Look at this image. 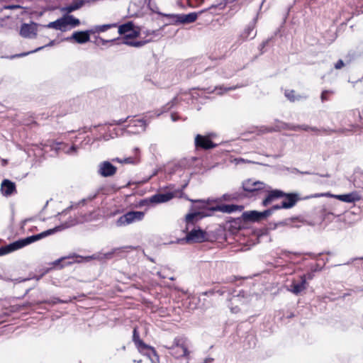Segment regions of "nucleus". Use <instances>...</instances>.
I'll return each mask as SVG.
<instances>
[{
	"label": "nucleus",
	"instance_id": "61",
	"mask_svg": "<svg viewBox=\"0 0 363 363\" xmlns=\"http://www.w3.org/2000/svg\"><path fill=\"white\" fill-rule=\"evenodd\" d=\"M145 1H147V2H148V4H150V1H151V0H145Z\"/></svg>",
	"mask_w": 363,
	"mask_h": 363
},
{
	"label": "nucleus",
	"instance_id": "15",
	"mask_svg": "<svg viewBox=\"0 0 363 363\" xmlns=\"http://www.w3.org/2000/svg\"><path fill=\"white\" fill-rule=\"evenodd\" d=\"M1 191L3 196H11L16 193L15 183L9 179H4L1 184Z\"/></svg>",
	"mask_w": 363,
	"mask_h": 363
},
{
	"label": "nucleus",
	"instance_id": "42",
	"mask_svg": "<svg viewBox=\"0 0 363 363\" xmlns=\"http://www.w3.org/2000/svg\"><path fill=\"white\" fill-rule=\"evenodd\" d=\"M225 292H228V294H230V291L226 290L225 288H222L214 291V293L218 294L220 296H223Z\"/></svg>",
	"mask_w": 363,
	"mask_h": 363
},
{
	"label": "nucleus",
	"instance_id": "25",
	"mask_svg": "<svg viewBox=\"0 0 363 363\" xmlns=\"http://www.w3.org/2000/svg\"><path fill=\"white\" fill-rule=\"evenodd\" d=\"M257 18H255L252 22H250L247 28L245 29L242 34V38L244 40H247L248 38L253 39L256 36V31L254 32Z\"/></svg>",
	"mask_w": 363,
	"mask_h": 363
},
{
	"label": "nucleus",
	"instance_id": "38",
	"mask_svg": "<svg viewBox=\"0 0 363 363\" xmlns=\"http://www.w3.org/2000/svg\"><path fill=\"white\" fill-rule=\"evenodd\" d=\"M333 94V92L332 91H329V90L323 91L321 93V95H320L321 101L325 102V101H328L329 99H328L329 94Z\"/></svg>",
	"mask_w": 363,
	"mask_h": 363
},
{
	"label": "nucleus",
	"instance_id": "22",
	"mask_svg": "<svg viewBox=\"0 0 363 363\" xmlns=\"http://www.w3.org/2000/svg\"><path fill=\"white\" fill-rule=\"evenodd\" d=\"M331 121L334 125L340 126L347 125L346 113L343 112H335L331 116Z\"/></svg>",
	"mask_w": 363,
	"mask_h": 363
},
{
	"label": "nucleus",
	"instance_id": "10",
	"mask_svg": "<svg viewBox=\"0 0 363 363\" xmlns=\"http://www.w3.org/2000/svg\"><path fill=\"white\" fill-rule=\"evenodd\" d=\"M117 171L116 167L113 165L109 161H104L99 164L97 173L103 177H110L113 176Z\"/></svg>",
	"mask_w": 363,
	"mask_h": 363
},
{
	"label": "nucleus",
	"instance_id": "20",
	"mask_svg": "<svg viewBox=\"0 0 363 363\" xmlns=\"http://www.w3.org/2000/svg\"><path fill=\"white\" fill-rule=\"evenodd\" d=\"M20 34L23 38H35L36 35V28L34 25L23 23L21 27Z\"/></svg>",
	"mask_w": 363,
	"mask_h": 363
},
{
	"label": "nucleus",
	"instance_id": "47",
	"mask_svg": "<svg viewBox=\"0 0 363 363\" xmlns=\"http://www.w3.org/2000/svg\"><path fill=\"white\" fill-rule=\"evenodd\" d=\"M4 8L6 9H14L20 8V6H18V5H9V6H6Z\"/></svg>",
	"mask_w": 363,
	"mask_h": 363
},
{
	"label": "nucleus",
	"instance_id": "57",
	"mask_svg": "<svg viewBox=\"0 0 363 363\" xmlns=\"http://www.w3.org/2000/svg\"><path fill=\"white\" fill-rule=\"evenodd\" d=\"M134 152H135V153L139 152V149H138V147H135V148L134 149Z\"/></svg>",
	"mask_w": 363,
	"mask_h": 363
},
{
	"label": "nucleus",
	"instance_id": "60",
	"mask_svg": "<svg viewBox=\"0 0 363 363\" xmlns=\"http://www.w3.org/2000/svg\"><path fill=\"white\" fill-rule=\"evenodd\" d=\"M41 277H37L36 279L37 280H39L40 279Z\"/></svg>",
	"mask_w": 363,
	"mask_h": 363
},
{
	"label": "nucleus",
	"instance_id": "1",
	"mask_svg": "<svg viewBox=\"0 0 363 363\" xmlns=\"http://www.w3.org/2000/svg\"><path fill=\"white\" fill-rule=\"evenodd\" d=\"M77 221L76 219L70 218L65 221L64 223L55 227L54 228L47 230L39 234L33 235L23 239L16 240L8 245L0 247V256L9 254L15 250H19L28 245H30L34 242H36L40 239H43L48 235H52L53 233L61 231L64 229L70 228L77 224Z\"/></svg>",
	"mask_w": 363,
	"mask_h": 363
},
{
	"label": "nucleus",
	"instance_id": "52",
	"mask_svg": "<svg viewBox=\"0 0 363 363\" xmlns=\"http://www.w3.org/2000/svg\"><path fill=\"white\" fill-rule=\"evenodd\" d=\"M306 280L307 279H313V274L309 273L308 274H306Z\"/></svg>",
	"mask_w": 363,
	"mask_h": 363
},
{
	"label": "nucleus",
	"instance_id": "50",
	"mask_svg": "<svg viewBox=\"0 0 363 363\" xmlns=\"http://www.w3.org/2000/svg\"><path fill=\"white\" fill-rule=\"evenodd\" d=\"M268 43V40L262 42V43L260 45V48H264Z\"/></svg>",
	"mask_w": 363,
	"mask_h": 363
},
{
	"label": "nucleus",
	"instance_id": "32",
	"mask_svg": "<svg viewBox=\"0 0 363 363\" xmlns=\"http://www.w3.org/2000/svg\"><path fill=\"white\" fill-rule=\"evenodd\" d=\"M55 40H51L48 45H45V46H42V47H39L33 50H31V51H29V52H22V53H20V54H17V55H12L10 57L11 59H13V58H16V57H24V56H26L30 53H33V52H36L39 50H41L42 49H43L45 47H48V46H52L53 45H55Z\"/></svg>",
	"mask_w": 363,
	"mask_h": 363
},
{
	"label": "nucleus",
	"instance_id": "36",
	"mask_svg": "<svg viewBox=\"0 0 363 363\" xmlns=\"http://www.w3.org/2000/svg\"><path fill=\"white\" fill-rule=\"evenodd\" d=\"M178 102V99L177 97H174L170 102L167 103L164 107H163V112L168 111L172 108L174 107V106Z\"/></svg>",
	"mask_w": 363,
	"mask_h": 363
},
{
	"label": "nucleus",
	"instance_id": "21",
	"mask_svg": "<svg viewBox=\"0 0 363 363\" xmlns=\"http://www.w3.org/2000/svg\"><path fill=\"white\" fill-rule=\"evenodd\" d=\"M129 249H133V247L123 246V247H120L113 248L111 251L104 254V258L111 259L114 255H117L118 257H123V254L127 252Z\"/></svg>",
	"mask_w": 363,
	"mask_h": 363
},
{
	"label": "nucleus",
	"instance_id": "23",
	"mask_svg": "<svg viewBox=\"0 0 363 363\" xmlns=\"http://www.w3.org/2000/svg\"><path fill=\"white\" fill-rule=\"evenodd\" d=\"M133 341L140 352H145L146 349L149 347V345H146L142 340H140L139 333L136 328L133 329Z\"/></svg>",
	"mask_w": 363,
	"mask_h": 363
},
{
	"label": "nucleus",
	"instance_id": "34",
	"mask_svg": "<svg viewBox=\"0 0 363 363\" xmlns=\"http://www.w3.org/2000/svg\"><path fill=\"white\" fill-rule=\"evenodd\" d=\"M82 5H83L82 1H74L73 3H72L71 4H69V6H67L65 8V11L67 13H71L74 11H76V10L80 9L82 6Z\"/></svg>",
	"mask_w": 363,
	"mask_h": 363
},
{
	"label": "nucleus",
	"instance_id": "6",
	"mask_svg": "<svg viewBox=\"0 0 363 363\" xmlns=\"http://www.w3.org/2000/svg\"><path fill=\"white\" fill-rule=\"evenodd\" d=\"M244 191L251 195H259L260 194H269L271 191L270 186L259 181H254L252 179L244 181L242 184Z\"/></svg>",
	"mask_w": 363,
	"mask_h": 363
},
{
	"label": "nucleus",
	"instance_id": "12",
	"mask_svg": "<svg viewBox=\"0 0 363 363\" xmlns=\"http://www.w3.org/2000/svg\"><path fill=\"white\" fill-rule=\"evenodd\" d=\"M93 33V30H88L84 31H76L69 37L65 38V40H74L77 43L83 44L90 40V34Z\"/></svg>",
	"mask_w": 363,
	"mask_h": 363
},
{
	"label": "nucleus",
	"instance_id": "41",
	"mask_svg": "<svg viewBox=\"0 0 363 363\" xmlns=\"http://www.w3.org/2000/svg\"><path fill=\"white\" fill-rule=\"evenodd\" d=\"M77 147L74 145H72L70 147H69L68 150H67L65 152L67 154L69 155H74L77 152Z\"/></svg>",
	"mask_w": 363,
	"mask_h": 363
},
{
	"label": "nucleus",
	"instance_id": "39",
	"mask_svg": "<svg viewBox=\"0 0 363 363\" xmlns=\"http://www.w3.org/2000/svg\"><path fill=\"white\" fill-rule=\"evenodd\" d=\"M0 279H4L6 281H13L14 283H21V282H23V281H26L30 279L29 278H28V279L18 278V279H12L8 278V277L3 278L1 275H0Z\"/></svg>",
	"mask_w": 363,
	"mask_h": 363
},
{
	"label": "nucleus",
	"instance_id": "13",
	"mask_svg": "<svg viewBox=\"0 0 363 363\" xmlns=\"http://www.w3.org/2000/svg\"><path fill=\"white\" fill-rule=\"evenodd\" d=\"M195 145L197 148L209 150L217 147V144L213 143L208 136L198 134L195 138Z\"/></svg>",
	"mask_w": 363,
	"mask_h": 363
},
{
	"label": "nucleus",
	"instance_id": "44",
	"mask_svg": "<svg viewBox=\"0 0 363 363\" xmlns=\"http://www.w3.org/2000/svg\"><path fill=\"white\" fill-rule=\"evenodd\" d=\"M66 301H62L58 298H54L51 302L48 301H45L44 303H52V304L58 303H65Z\"/></svg>",
	"mask_w": 363,
	"mask_h": 363
},
{
	"label": "nucleus",
	"instance_id": "7",
	"mask_svg": "<svg viewBox=\"0 0 363 363\" xmlns=\"http://www.w3.org/2000/svg\"><path fill=\"white\" fill-rule=\"evenodd\" d=\"M147 123L144 119H134L130 121L129 124L123 129H114L115 136H119L127 133L130 134H138L144 132L146 129Z\"/></svg>",
	"mask_w": 363,
	"mask_h": 363
},
{
	"label": "nucleus",
	"instance_id": "5",
	"mask_svg": "<svg viewBox=\"0 0 363 363\" xmlns=\"http://www.w3.org/2000/svg\"><path fill=\"white\" fill-rule=\"evenodd\" d=\"M170 350V354L175 358L186 357L189 355V351L186 345V340L182 336L176 337L171 346H165Z\"/></svg>",
	"mask_w": 363,
	"mask_h": 363
},
{
	"label": "nucleus",
	"instance_id": "14",
	"mask_svg": "<svg viewBox=\"0 0 363 363\" xmlns=\"http://www.w3.org/2000/svg\"><path fill=\"white\" fill-rule=\"evenodd\" d=\"M174 196V194L172 192H167L164 194H156L151 197H150L148 199H146L143 201V202H150L152 203H164L170 201L172 199H173Z\"/></svg>",
	"mask_w": 363,
	"mask_h": 363
},
{
	"label": "nucleus",
	"instance_id": "29",
	"mask_svg": "<svg viewBox=\"0 0 363 363\" xmlns=\"http://www.w3.org/2000/svg\"><path fill=\"white\" fill-rule=\"evenodd\" d=\"M143 353L148 356L152 363H159V356L152 347L149 346Z\"/></svg>",
	"mask_w": 363,
	"mask_h": 363
},
{
	"label": "nucleus",
	"instance_id": "46",
	"mask_svg": "<svg viewBox=\"0 0 363 363\" xmlns=\"http://www.w3.org/2000/svg\"><path fill=\"white\" fill-rule=\"evenodd\" d=\"M309 130H311V131H313V132H315V133H320L321 131H325V129H318L316 127H311L309 126Z\"/></svg>",
	"mask_w": 363,
	"mask_h": 363
},
{
	"label": "nucleus",
	"instance_id": "35",
	"mask_svg": "<svg viewBox=\"0 0 363 363\" xmlns=\"http://www.w3.org/2000/svg\"><path fill=\"white\" fill-rule=\"evenodd\" d=\"M66 19V25L67 27L68 26H72V27H76L79 25L80 21L78 18H74L73 16L68 15L65 16Z\"/></svg>",
	"mask_w": 363,
	"mask_h": 363
},
{
	"label": "nucleus",
	"instance_id": "45",
	"mask_svg": "<svg viewBox=\"0 0 363 363\" xmlns=\"http://www.w3.org/2000/svg\"><path fill=\"white\" fill-rule=\"evenodd\" d=\"M344 66V62L342 60H339L335 65V68L337 69H341Z\"/></svg>",
	"mask_w": 363,
	"mask_h": 363
},
{
	"label": "nucleus",
	"instance_id": "59",
	"mask_svg": "<svg viewBox=\"0 0 363 363\" xmlns=\"http://www.w3.org/2000/svg\"><path fill=\"white\" fill-rule=\"evenodd\" d=\"M101 40L103 41L104 44L105 43H107V42H108V41H109V40H102V39H101Z\"/></svg>",
	"mask_w": 363,
	"mask_h": 363
},
{
	"label": "nucleus",
	"instance_id": "55",
	"mask_svg": "<svg viewBox=\"0 0 363 363\" xmlns=\"http://www.w3.org/2000/svg\"><path fill=\"white\" fill-rule=\"evenodd\" d=\"M133 362L135 363H141L142 362V360L141 359H139V360H137V359H134Z\"/></svg>",
	"mask_w": 363,
	"mask_h": 363
},
{
	"label": "nucleus",
	"instance_id": "8",
	"mask_svg": "<svg viewBox=\"0 0 363 363\" xmlns=\"http://www.w3.org/2000/svg\"><path fill=\"white\" fill-rule=\"evenodd\" d=\"M145 213L143 211H130L120 216L116 221L118 227L126 226L135 222L143 220Z\"/></svg>",
	"mask_w": 363,
	"mask_h": 363
},
{
	"label": "nucleus",
	"instance_id": "11",
	"mask_svg": "<svg viewBox=\"0 0 363 363\" xmlns=\"http://www.w3.org/2000/svg\"><path fill=\"white\" fill-rule=\"evenodd\" d=\"M270 216L269 211H264L259 212L257 211H245L242 213V218L245 220L251 222H257L269 217Z\"/></svg>",
	"mask_w": 363,
	"mask_h": 363
},
{
	"label": "nucleus",
	"instance_id": "9",
	"mask_svg": "<svg viewBox=\"0 0 363 363\" xmlns=\"http://www.w3.org/2000/svg\"><path fill=\"white\" fill-rule=\"evenodd\" d=\"M308 283L306 281V275L303 274L298 278H293L291 284L286 286V290L295 295H299L306 289Z\"/></svg>",
	"mask_w": 363,
	"mask_h": 363
},
{
	"label": "nucleus",
	"instance_id": "40",
	"mask_svg": "<svg viewBox=\"0 0 363 363\" xmlns=\"http://www.w3.org/2000/svg\"><path fill=\"white\" fill-rule=\"evenodd\" d=\"M281 208H284V207H281V203L280 205L279 204L274 205L272 207H271L269 209H267L266 211H269L270 216H271L274 213V211L279 210Z\"/></svg>",
	"mask_w": 363,
	"mask_h": 363
},
{
	"label": "nucleus",
	"instance_id": "58",
	"mask_svg": "<svg viewBox=\"0 0 363 363\" xmlns=\"http://www.w3.org/2000/svg\"><path fill=\"white\" fill-rule=\"evenodd\" d=\"M157 274H158L160 277H162V278H165L164 277H162V275H161V273H160V272H157Z\"/></svg>",
	"mask_w": 363,
	"mask_h": 363
},
{
	"label": "nucleus",
	"instance_id": "62",
	"mask_svg": "<svg viewBox=\"0 0 363 363\" xmlns=\"http://www.w3.org/2000/svg\"><path fill=\"white\" fill-rule=\"evenodd\" d=\"M230 76H231V74H228V75L225 76V77H229Z\"/></svg>",
	"mask_w": 363,
	"mask_h": 363
},
{
	"label": "nucleus",
	"instance_id": "33",
	"mask_svg": "<svg viewBox=\"0 0 363 363\" xmlns=\"http://www.w3.org/2000/svg\"><path fill=\"white\" fill-rule=\"evenodd\" d=\"M225 6V3L220 2L219 4L211 5L207 10H208L211 13L218 14L219 11L223 10Z\"/></svg>",
	"mask_w": 363,
	"mask_h": 363
},
{
	"label": "nucleus",
	"instance_id": "53",
	"mask_svg": "<svg viewBox=\"0 0 363 363\" xmlns=\"http://www.w3.org/2000/svg\"><path fill=\"white\" fill-rule=\"evenodd\" d=\"M290 253H291L290 252H288V251H286V250H283V251H281V255H289Z\"/></svg>",
	"mask_w": 363,
	"mask_h": 363
},
{
	"label": "nucleus",
	"instance_id": "43",
	"mask_svg": "<svg viewBox=\"0 0 363 363\" xmlns=\"http://www.w3.org/2000/svg\"><path fill=\"white\" fill-rule=\"evenodd\" d=\"M128 118H129V117L126 118L125 119H120L118 121H113V122L112 123H111V125H121L123 123H125Z\"/></svg>",
	"mask_w": 363,
	"mask_h": 363
},
{
	"label": "nucleus",
	"instance_id": "26",
	"mask_svg": "<svg viewBox=\"0 0 363 363\" xmlns=\"http://www.w3.org/2000/svg\"><path fill=\"white\" fill-rule=\"evenodd\" d=\"M334 196L338 200L346 203H353L360 199L359 196L356 192H352L346 194L335 195Z\"/></svg>",
	"mask_w": 363,
	"mask_h": 363
},
{
	"label": "nucleus",
	"instance_id": "56",
	"mask_svg": "<svg viewBox=\"0 0 363 363\" xmlns=\"http://www.w3.org/2000/svg\"><path fill=\"white\" fill-rule=\"evenodd\" d=\"M96 257L95 255L87 257V259H96Z\"/></svg>",
	"mask_w": 363,
	"mask_h": 363
},
{
	"label": "nucleus",
	"instance_id": "3",
	"mask_svg": "<svg viewBox=\"0 0 363 363\" xmlns=\"http://www.w3.org/2000/svg\"><path fill=\"white\" fill-rule=\"evenodd\" d=\"M279 198H284L281 202V207L285 209L291 208L300 200L299 195L295 193L286 194L279 189H274L269 192L262 201L264 206H268L274 200Z\"/></svg>",
	"mask_w": 363,
	"mask_h": 363
},
{
	"label": "nucleus",
	"instance_id": "51",
	"mask_svg": "<svg viewBox=\"0 0 363 363\" xmlns=\"http://www.w3.org/2000/svg\"><path fill=\"white\" fill-rule=\"evenodd\" d=\"M345 130H352L351 128L350 129H347V128H340L339 130H337V131H339V132H345Z\"/></svg>",
	"mask_w": 363,
	"mask_h": 363
},
{
	"label": "nucleus",
	"instance_id": "18",
	"mask_svg": "<svg viewBox=\"0 0 363 363\" xmlns=\"http://www.w3.org/2000/svg\"><path fill=\"white\" fill-rule=\"evenodd\" d=\"M346 118L347 125L350 127L358 125L357 122L362 120L359 111L357 109L351 110L346 113Z\"/></svg>",
	"mask_w": 363,
	"mask_h": 363
},
{
	"label": "nucleus",
	"instance_id": "16",
	"mask_svg": "<svg viewBox=\"0 0 363 363\" xmlns=\"http://www.w3.org/2000/svg\"><path fill=\"white\" fill-rule=\"evenodd\" d=\"M172 17L175 23L186 24L194 22L198 17V14L193 12L188 14L173 15Z\"/></svg>",
	"mask_w": 363,
	"mask_h": 363
},
{
	"label": "nucleus",
	"instance_id": "19",
	"mask_svg": "<svg viewBox=\"0 0 363 363\" xmlns=\"http://www.w3.org/2000/svg\"><path fill=\"white\" fill-rule=\"evenodd\" d=\"M213 209L223 213H231L235 211H242L243 206L235 204H222L213 207Z\"/></svg>",
	"mask_w": 363,
	"mask_h": 363
},
{
	"label": "nucleus",
	"instance_id": "27",
	"mask_svg": "<svg viewBox=\"0 0 363 363\" xmlns=\"http://www.w3.org/2000/svg\"><path fill=\"white\" fill-rule=\"evenodd\" d=\"M284 96L291 102L307 99V96L296 95L295 91L292 89H286L284 91Z\"/></svg>",
	"mask_w": 363,
	"mask_h": 363
},
{
	"label": "nucleus",
	"instance_id": "24",
	"mask_svg": "<svg viewBox=\"0 0 363 363\" xmlns=\"http://www.w3.org/2000/svg\"><path fill=\"white\" fill-rule=\"evenodd\" d=\"M47 28H54L55 30H59L61 31H66L67 29V25H66V19L65 18V16L60 18H58L57 20L49 23L47 26Z\"/></svg>",
	"mask_w": 363,
	"mask_h": 363
},
{
	"label": "nucleus",
	"instance_id": "54",
	"mask_svg": "<svg viewBox=\"0 0 363 363\" xmlns=\"http://www.w3.org/2000/svg\"><path fill=\"white\" fill-rule=\"evenodd\" d=\"M72 208V206L69 207V208H67V209H65L64 211L62 212V214L66 213L67 211H68L70 208Z\"/></svg>",
	"mask_w": 363,
	"mask_h": 363
},
{
	"label": "nucleus",
	"instance_id": "48",
	"mask_svg": "<svg viewBox=\"0 0 363 363\" xmlns=\"http://www.w3.org/2000/svg\"><path fill=\"white\" fill-rule=\"evenodd\" d=\"M171 118L172 121H177L179 119V116L177 115V113H172Z\"/></svg>",
	"mask_w": 363,
	"mask_h": 363
},
{
	"label": "nucleus",
	"instance_id": "4",
	"mask_svg": "<svg viewBox=\"0 0 363 363\" xmlns=\"http://www.w3.org/2000/svg\"><path fill=\"white\" fill-rule=\"evenodd\" d=\"M118 33L124 35L123 43L135 48L144 45L147 41L130 40L140 35V31L131 21L118 26ZM149 40H147L148 42Z\"/></svg>",
	"mask_w": 363,
	"mask_h": 363
},
{
	"label": "nucleus",
	"instance_id": "2",
	"mask_svg": "<svg viewBox=\"0 0 363 363\" xmlns=\"http://www.w3.org/2000/svg\"><path fill=\"white\" fill-rule=\"evenodd\" d=\"M200 213L195 212L186 216V227L185 230L187 233L186 240L187 242H201L206 240V233L201 228H196L195 223L200 219Z\"/></svg>",
	"mask_w": 363,
	"mask_h": 363
},
{
	"label": "nucleus",
	"instance_id": "49",
	"mask_svg": "<svg viewBox=\"0 0 363 363\" xmlns=\"http://www.w3.org/2000/svg\"><path fill=\"white\" fill-rule=\"evenodd\" d=\"M113 162H119V163H123V159H121L119 157H116V158H113L112 160Z\"/></svg>",
	"mask_w": 363,
	"mask_h": 363
},
{
	"label": "nucleus",
	"instance_id": "31",
	"mask_svg": "<svg viewBox=\"0 0 363 363\" xmlns=\"http://www.w3.org/2000/svg\"><path fill=\"white\" fill-rule=\"evenodd\" d=\"M116 23H109V24H104L100 26H96L93 29L91 30H93V33H102L105 32L112 28L117 27Z\"/></svg>",
	"mask_w": 363,
	"mask_h": 363
},
{
	"label": "nucleus",
	"instance_id": "28",
	"mask_svg": "<svg viewBox=\"0 0 363 363\" xmlns=\"http://www.w3.org/2000/svg\"><path fill=\"white\" fill-rule=\"evenodd\" d=\"M235 89V87H233V86L225 87L223 86H215L214 89L208 87L207 89H205L204 90L208 94L216 92L218 94H223L225 91L233 90Z\"/></svg>",
	"mask_w": 363,
	"mask_h": 363
},
{
	"label": "nucleus",
	"instance_id": "30",
	"mask_svg": "<svg viewBox=\"0 0 363 363\" xmlns=\"http://www.w3.org/2000/svg\"><path fill=\"white\" fill-rule=\"evenodd\" d=\"M243 196L242 193L240 192H233L229 194H225L223 195L222 198L225 201H238L242 199Z\"/></svg>",
	"mask_w": 363,
	"mask_h": 363
},
{
	"label": "nucleus",
	"instance_id": "37",
	"mask_svg": "<svg viewBox=\"0 0 363 363\" xmlns=\"http://www.w3.org/2000/svg\"><path fill=\"white\" fill-rule=\"evenodd\" d=\"M123 163L125 164H137L139 162V160L137 157H128L123 159Z\"/></svg>",
	"mask_w": 363,
	"mask_h": 363
},
{
	"label": "nucleus",
	"instance_id": "17",
	"mask_svg": "<svg viewBox=\"0 0 363 363\" xmlns=\"http://www.w3.org/2000/svg\"><path fill=\"white\" fill-rule=\"evenodd\" d=\"M295 130V131L303 130L306 131H308L309 126L307 125H293V124L279 121L278 125L276 126V128L274 129V130Z\"/></svg>",
	"mask_w": 363,
	"mask_h": 363
}]
</instances>
